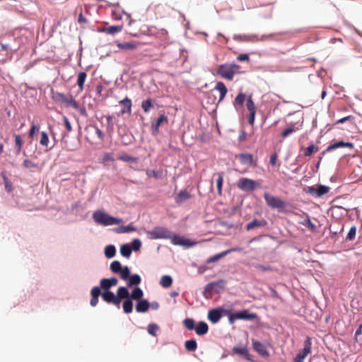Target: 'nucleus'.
Instances as JSON below:
<instances>
[{"label": "nucleus", "instance_id": "nucleus-1", "mask_svg": "<svg viewBox=\"0 0 362 362\" xmlns=\"http://www.w3.org/2000/svg\"><path fill=\"white\" fill-rule=\"evenodd\" d=\"M240 66L234 63H226L218 66L217 69L218 75L222 78L231 81L235 74L239 73Z\"/></svg>", "mask_w": 362, "mask_h": 362}, {"label": "nucleus", "instance_id": "nucleus-2", "mask_svg": "<svg viewBox=\"0 0 362 362\" xmlns=\"http://www.w3.org/2000/svg\"><path fill=\"white\" fill-rule=\"evenodd\" d=\"M93 218L95 222L105 226L116 225L122 222V220L112 217L101 211H95Z\"/></svg>", "mask_w": 362, "mask_h": 362}, {"label": "nucleus", "instance_id": "nucleus-3", "mask_svg": "<svg viewBox=\"0 0 362 362\" xmlns=\"http://www.w3.org/2000/svg\"><path fill=\"white\" fill-rule=\"evenodd\" d=\"M52 98L58 103L62 104L66 107H72L77 108V101L70 95H65L58 91H52Z\"/></svg>", "mask_w": 362, "mask_h": 362}, {"label": "nucleus", "instance_id": "nucleus-4", "mask_svg": "<svg viewBox=\"0 0 362 362\" xmlns=\"http://www.w3.org/2000/svg\"><path fill=\"white\" fill-rule=\"evenodd\" d=\"M257 317V314L250 313L247 310H243L234 313H228V321L231 325L237 320H253Z\"/></svg>", "mask_w": 362, "mask_h": 362}, {"label": "nucleus", "instance_id": "nucleus-5", "mask_svg": "<svg viewBox=\"0 0 362 362\" xmlns=\"http://www.w3.org/2000/svg\"><path fill=\"white\" fill-rule=\"evenodd\" d=\"M264 198L267 204L272 209H276L279 211H281L286 206V203L283 200L270 194L269 193L265 192L264 194Z\"/></svg>", "mask_w": 362, "mask_h": 362}, {"label": "nucleus", "instance_id": "nucleus-6", "mask_svg": "<svg viewBox=\"0 0 362 362\" xmlns=\"http://www.w3.org/2000/svg\"><path fill=\"white\" fill-rule=\"evenodd\" d=\"M330 188L322 185L308 187L306 192L314 197L320 198L327 194Z\"/></svg>", "mask_w": 362, "mask_h": 362}, {"label": "nucleus", "instance_id": "nucleus-7", "mask_svg": "<svg viewBox=\"0 0 362 362\" xmlns=\"http://www.w3.org/2000/svg\"><path fill=\"white\" fill-rule=\"evenodd\" d=\"M259 185L256 181L247 177H242L237 182V187L240 189L247 192L253 191Z\"/></svg>", "mask_w": 362, "mask_h": 362}, {"label": "nucleus", "instance_id": "nucleus-8", "mask_svg": "<svg viewBox=\"0 0 362 362\" xmlns=\"http://www.w3.org/2000/svg\"><path fill=\"white\" fill-rule=\"evenodd\" d=\"M311 339L308 337L304 342V348L299 351L294 358L293 362H303L304 359L311 352Z\"/></svg>", "mask_w": 362, "mask_h": 362}, {"label": "nucleus", "instance_id": "nucleus-9", "mask_svg": "<svg viewBox=\"0 0 362 362\" xmlns=\"http://www.w3.org/2000/svg\"><path fill=\"white\" fill-rule=\"evenodd\" d=\"M153 239H168L170 238V231L163 227H156L148 232Z\"/></svg>", "mask_w": 362, "mask_h": 362}, {"label": "nucleus", "instance_id": "nucleus-10", "mask_svg": "<svg viewBox=\"0 0 362 362\" xmlns=\"http://www.w3.org/2000/svg\"><path fill=\"white\" fill-rule=\"evenodd\" d=\"M235 158H238L241 164L248 167H256L257 165V159H255L251 153H240L235 156Z\"/></svg>", "mask_w": 362, "mask_h": 362}, {"label": "nucleus", "instance_id": "nucleus-11", "mask_svg": "<svg viewBox=\"0 0 362 362\" xmlns=\"http://www.w3.org/2000/svg\"><path fill=\"white\" fill-rule=\"evenodd\" d=\"M246 107L250 112L248 122L250 125L253 126L256 115V107L251 95L248 96L247 98Z\"/></svg>", "mask_w": 362, "mask_h": 362}, {"label": "nucleus", "instance_id": "nucleus-12", "mask_svg": "<svg viewBox=\"0 0 362 362\" xmlns=\"http://www.w3.org/2000/svg\"><path fill=\"white\" fill-rule=\"evenodd\" d=\"M171 243L175 245H182L186 247H192L195 245V243L191 242L189 239H185L180 235L173 234L170 232V238Z\"/></svg>", "mask_w": 362, "mask_h": 362}, {"label": "nucleus", "instance_id": "nucleus-13", "mask_svg": "<svg viewBox=\"0 0 362 362\" xmlns=\"http://www.w3.org/2000/svg\"><path fill=\"white\" fill-rule=\"evenodd\" d=\"M101 296L106 303H112L115 305L119 307L120 301L117 298V296H115L112 291H104L101 293Z\"/></svg>", "mask_w": 362, "mask_h": 362}, {"label": "nucleus", "instance_id": "nucleus-14", "mask_svg": "<svg viewBox=\"0 0 362 362\" xmlns=\"http://www.w3.org/2000/svg\"><path fill=\"white\" fill-rule=\"evenodd\" d=\"M168 117L164 115H160V117L156 119L155 123H152L151 124V131L153 135H156L159 133V128L163 123H168Z\"/></svg>", "mask_w": 362, "mask_h": 362}, {"label": "nucleus", "instance_id": "nucleus-15", "mask_svg": "<svg viewBox=\"0 0 362 362\" xmlns=\"http://www.w3.org/2000/svg\"><path fill=\"white\" fill-rule=\"evenodd\" d=\"M341 147H347V148H354V146L353 143L344 142V141H338V142H336V143H334L333 144L329 145L327 148V149L322 153V155L323 156V155H325V153L326 152H329V151H331L332 150L337 149L338 148H341Z\"/></svg>", "mask_w": 362, "mask_h": 362}, {"label": "nucleus", "instance_id": "nucleus-16", "mask_svg": "<svg viewBox=\"0 0 362 362\" xmlns=\"http://www.w3.org/2000/svg\"><path fill=\"white\" fill-rule=\"evenodd\" d=\"M118 283L117 278L112 277L110 279H103L100 280V288L104 291H110L112 286H115Z\"/></svg>", "mask_w": 362, "mask_h": 362}, {"label": "nucleus", "instance_id": "nucleus-17", "mask_svg": "<svg viewBox=\"0 0 362 362\" xmlns=\"http://www.w3.org/2000/svg\"><path fill=\"white\" fill-rule=\"evenodd\" d=\"M252 346L255 351H257L262 356H268L269 352L266 346L258 341H252Z\"/></svg>", "mask_w": 362, "mask_h": 362}, {"label": "nucleus", "instance_id": "nucleus-18", "mask_svg": "<svg viewBox=\"0 0 362 362\" xmlns=\"http://www.w3.org/2000/svg\"><path fill=\"white\" fill-rule=\"evenodd\" d=\"M119 103L123 107L120 112L121 115H124L126 113L129 115L131 114L132 103V100L129 98L126 97L123 100H120Z\"/></svg>", "mask_w": 362, "mask_h": 362}, {"label": "nucleus", "instance_id": "nucleus-19", "mask_svg": "<svg viewBox=\"0 0 362 362\" xmlns=\"http://www.w3.org/2000/svg\"><path fill=\"white\" fill-rule=\"evenodd\" d=\"M214 90H217L220 94L218 103H221L224 99L226 95L228 93V89L222 81H218L216 83Z\"/></svg>", "mask_w": 362, "mask_h": 362}, {"label": "nucleus", "instance_id": "nucleus-20", "mask_svg": "<svg viewBox=\"0 0 362 362\" xmlns=\"http://www.w3.org/2000/svg\"><path fill=\"white\" fill-rule=\"evenodd\" d=\"M222 310L221 309H213L209 311L208 313V319L212 323L218 322L221 316H222Z\"/></svg>", "mask_w": 362, "mask_h": 362}, {"label": "nucleus", "instance_id": "nucleus-21", "mask_svg": "<svg viewBox=\"0 0 362 362\" xmlns=\"http://www.w3.org/2000/svg\"><path fill=\"white\" fill-rule=\"evenodd\" d=\"M91 299L90 304L95 307L98 303V297L101 295L100 288L98 286L93 287L90 291Z\"/></svg>", "mask_w": 362, "mask_h": 362}, {"label": "nucleus", "instance_id": "nucleus-22", "mask_svg": "<svg viewBox=\"0 0 362 362\" xmlns=\"http://www.w3.org/2000/svg\"><path fill=\"white\" fill-rule=\"evenodd\" d=\"M150 307V303L146 299L138 300L136 305V311L137 313H146Z\"/></svg>", "mask_w": 362, "mask_h": 362}, {"label": "nucleus", "instance_id": "nucleus-23", "mask_svg": "<svg viewBox=\"0 0 362 362\" xmlns=\"http://www.w3.org/2000/svg\"><path fill=\"white\" fill-rule=\"evenodd\" d=\"M0 54L4 57L1 60L11 57L12 52L10 50L8 45L0 42Z\"/></svg>", "mask_w": 362, "mask_h": 362}, {"label": "nucleus", "instance_id": "nucleus-24", "mask_svg": "<svg viewBox=\"0 0 362 362\" xmlns=\"http://www.w3.org/2000/svg\"><path fill=\"white\" fill-rule=\"evenodd\" d=\"M267 221L264 219L257 220L254 219L247 224L246 230H250L256 227H264L267 225Z\"/></svg>", "mask_w": 362, "mask_h": 362}, {"label": "nucleus", "instance_id": "nucleus-25", "mask_svg": "<svg viewBox=\"0 0 362 362\" xmlns=\"http://www.w3.org/2000/svg\"><path fill=\"white\" fill-rule=\"evenodd\" d=\"M196 334L202 336L208 332L209 327L205 322H199L194 327Z\"/></svg>", "mask_w": 362, "mask_h": 362}, {"label": "nucleus", "instance_id": "nucleus-26", "mask_svg": "<svg viewBox=\"0 0 362 362\" xmlns=\"http://www.w3.org/2000/svg\"><path fill=\"white\" fill-rule=\"evenodd\" d=\"M130 295L128 289L126 287L120 286L118 288L117 291V298L121 302L122 299L129 298Z\"/></svg>", "mask_w": 362, "mask_h": 362}, {"label": "nucleus", "instance_id": "nucleus-27", "mask_svg": "<svg viewBox=\"0 0 362 362\" xmlns=\"http://www.w3.org/2000/svg\"><path fill=\"white\" fill-rule=\"evenodd\" d=\"M144 295L143 291L139 287H135L132 293L130 294L129 299L136 300H140L142 298Z\"/></svg>", "mask_w": 362, "mask_h": 362}, {"label": "nucleus", "instance_id": "nucleus-28", "mask_svg": "<svg viewBox=\"0 0 362 362\" xmlns=\"http://www.w3.org/2000/svg\"><path fill=\"white\" fill-rule=\"evenodd\" d=\"M153 102V99L150 98L142 101L141 106L145 113H148L151 109L154 107Z\"/></svg>", "mask_w": 362, "mask_h": 362}, {"label": "nucleus", "instance_id": "nucleus-29", "mask_svg": "<svg viewBox=\"0 0 362 362\" xmlns=\"http://www.w3.org/2000/svg\"><path fill=\"white\" fill-rule=\"evenodd\" d=\"M189 198H191V194L185 190H182L177 195L175 201L177 204H181Z\"/></svg>", "mask_w": 362, "mask_h": 362}, {"label": "nucleus", "instance_id": "nucleus-30", "mask_svg": "<svg viewBox=\"0 0 362 362\" xmlns=\"http://www.w3.org/2000/svg\"><path fill=\"white\" fill-rule=\"evenodd\" d=\"M246 95L243 93H240L235 98L233 105L236 109H239L243 107L244 101L245 100Z\"/></svg>", "mask_w": 362, "mask_h": 362}, {"label": "nucleus", "instance_id": "nucleus-31", "mask_svg": "<svg viewBox=\"0 0 362 362\" xmlns=\"http://www.w3.org/2000/svg\"><path fill=\"white\" fill-rule=\"evenodd\" d=\"M14 138H15V151H16V155H18L21 153V149L23 148V141L22 139L21 136L19 134H14Z\"/></svg>", "mask_w": 362, "mask_h": 362}, {"label": "nucleus", "instance_id": "nucleus-32", "mask_svg": "<svg viewBox=\"0 0 362 362\" xmlns=\"http://www.w3.org/2000/svg\"><path fill=\"white\" fill-rule=\"evenodd\" d=\"M137 44L133 42H118L117 47L121 49H134L137 47Z\"/></svg>", "mask_w": 362, "mask_h": 362}, {"label": "nucleus", "instance_id": "nucleus-33", "mask_svg": "<svg viewBox=\"0 0 362 362\" xmlns=\"http://www.w3.org/2000/svg\"><path fill=\"white\" fill-rule=\"evenodd\" d=\"M132 251V249L128 244H124L120 247L121 255L126 258H129L130 257Z\"/></svg>", "mask_w": 362, "mask_h": 362}, {"label": "nucleus", "instance_id": "nucleus-34", "mask_svg": "<svg viewBox=\"0 0 362 362\" xmlns=\"http://www.w3.org/2000/svg\"><path fill=\"white\" fill-rule=\"evenodd\" d=\"M123 311L126 314L131 313L133 310V303L129 298L127 299L123 302Z\"/></svg>", "mask_w": 362, "mask_h": 362}, {"label": "nucleus", "instance_id": "nucleus-35", "mask_svg": "<svg viewBox=\"0 0 362 362\" xmlns=\"http://www.w3.org/2000/svg\"><path fill=\"white\" fill-rule=\"evenodd\" d=\"M233 351L239 355H244L247 360H250L248 350L246 347H233Z\"/></svg>", "mask_w": 362, "mask_h": 362}, {"label": "nucleus", "instance_id": "nucleus-36", "mask_svg": "<svg viewBox=\"0 0 362 362\" xmlns=\"http://www.w3.org/2000/svg\"><path fill=\"white\" fill-rule=\"evenodd\" d=\"M217 176L216 179V185L218 189V193L219 195H221L222 194V186L223 182V173H218L216 174Z\"/></svg>", "mask_w": 362, "mask_h": 362}, {"label": "nucleus", "instance_id": "nucleus-37", "mask_svg": "<svg viewBox=\"0 0 362 362\" xmlns=\"http://www.w3.org/2000/svg\"><path fill=\"white\" fill-rule=\"evenodd\" d=\"M128 286H136L141 283V277L138 274H133L128 278Z\"/></svg>", "mask_w": 362, "mask_h": 362}, {"label": "nucleus", "instance_id": "nucleus-38", "mask_svg": "<svg viewBox=\"0 0 362 362\" xmlns=\"http://www.w3.org/2000/svg\"><path fill=\"white\" fill-rule=\"evenodd\" d=\"M160 284L163 288H168L172 285L173 279L171 276L168 275H164L161 277Z\"/></svg>", "mask_w": 362, "mask_h": 362}, {"label": "nucleus", "instance_id": "nucleus-39", "mask_svg": "<svg viewBox=\"0 0 362 362\" xmlns=\"http://www.w3.org/2000/svg\"><path fill=\"white\" fill-rule=\"evenodd\" d=\"M86 77L87 74L86 72L83 71L80 72L78 75L77 85L81 90L83 89V85L86 79Z\"/></svg>", "mask_w": 362, "mask_h": 362}, {"label": "nucleus", "instance_id": "nucleus-40", "mask_svg": "<svg viewBox=\"0 0 362 362\" xmlns=\"http://www.w3.org/2000/svg\"><path fill=\"white\" fill-rule=\"evenodd\" d=\"M185 347L189 351H195L197 348V344L196 340L190 339V340L186 341L185 343Z\"/></svg>", "mask_w": 362, "mask_h": 362}, {"label": "nucleus", "instance_id": "nucleus-41", "mask_svg": "<svg viewBox=\"0 0 362 362\" xmlns=\"http://www.w3.org/2000/svg\"><path fill=\"white\" fill-rule=\"evenodd\" d=\"M116 249L114 245H110L105 248V255L107 258H112L115 255Z\"/></svg>", "mask_w": 362, "mask_h": 362}, {"label": "nucleus", "instance_id": "nucleus-42", "mask_svg": "<svg viewBox=\"0 0 362 362\" xmlns=\"http://www.w3.org/2000/svg\"><path fill=\"white\" fill-rule=\"evenodd\" d=\"M122 30V25H112L107 28L105 30V33L114 35L115 33L120 32Z\"/></svg>", "mask_w": 362, "mask_h": 362}, {"label": "nucleus", "instance_id": "nucleus-43", "mask_svg": "<svg viewBox=\"0 0 362 362\" xmlns=\"http://www.w3.org/2000/svg\"><path fill=\"white\" fill-rule=\"evenodd\" d=\"M226 255V252H225V251H223V252H222L221 253H218V254H216V255H215L214 256L210 257L207 259L206 262L207 263H213V262H218L221 258L224 257Z\"/></svg>", "mask_w": 362, "mask_h": 362}, {"label": "nucleus", "instance_id": "nucleus-44", "mask_svg": "<svg viewBox=\"0 0 362 362\" xmlns=\"http://www.w3.org/2000/svg\"><path fill=\"white\" fill-rule=\"evenodd\" d=\"M118 274H119L121 279L127 280L130 276V270L127 266H125L121 268Z\"/></svg>", "mask_w": 362, "mask_h": 362}, {"label": "nucleus", "instance_id": "nucleus-45", "mask_svg": "<svg viewBox=\"0 0 362 362\" xmlns=\"http://www.w3.org/2000/svg\"><path fill=\"white\" fill-rule=\"evenodd\" d=\"M300 224L305 226L311 230H315L316 228L315 225L310 221L308 216H307V217L300 222Z\"/></svg>", "mask_w": 362, "mask_h": 362}, {"label": "nucleus", "instance_id": "nucleus-46", "mask_svg": "<svg viewBox=\"0 0 362 362\" xmlns=\"http://www.w3.org/2000/svg\"><path fill=\"white\" fill-rule=\"evenodd\" d=\"M122 265L120 262L117 260L113 261L110 264V269L113 273L118 274L119 272L121 270Z\"/></svg>", "mask_w": 362, "mask_h": 362}, {"label": "nucleus", "instance_id": "nucleus-47", "mask_svg": "<svg viewBox=\"0 0 362 362\" xmlns=\"http://www.w3.org/2000/svg\"><path fill=\"white\" fill-rule=\"evenodd\" d=\"M299 128L298 127H290L288 128H286L282 132H281V137L282 139H285L288 136H289L291 134L296 132L297 130H298Z\"/></svg>", "mask_w": 362, "mask_h": 362}, {"label": "nucleus", "instance_id": "nucleus-48", "mask_svg": "<svg viewBox=\"0 0 362 362\" xmlns=\"http://www.w3.org/2000/svg\"><path fill=\"white\" fill-rule=\"evenodd\" d=\"M118 159L124 161V162H131V163H136L137 158L135 157H132L128 154H123L118 157Z\"/></svg>", "mask_w": 362, "mask_h": 362}, {"label": "nucleus", "instance_id": "nucleus-49", "mask_svg": "<svg viewBox=\"0 0 362 362\" xmlns=\"http://www.w3.org/2000/svg\"><path fill=\"white\" fill-rule=\"evenodd\" d=\"M158 329H159V327L155 323L149 324L148 326V334L153 337L156 336V332Z\"/></svg>", "mask_w": 362, "mask_h": 362}, {"label": "nucleus", "instance_id": "nucleus-50", "mask_svg": "<svg viewBox=\"0 0 362 362\" xmlns=\"http://www.w3.org/2000/svg\"><path fill=\"white\" fill-rule=\"evenodd\" d=\"M318 150L319 148L315 146L313 144H312L305 148L304 155L305 156H310L315 151H317Z\"/></svg>", "mask_w": 362, "mask_h": 362}, {"label": "nucleus", "instance_id": "nucleus-51", "mask_svg": "<svg viewBox=\"0 0 362 362\" xmlns=\"http://www.w3.org/2000/svg\"><path fill=\"white\" fill-rule=\"evenodd\" d=\"M23 165L25 168H28L30 170H33L34 169L37 168V164L33 163L32 160H30L29 159H25L23 161Z\"/></svg>", "mask_w": 362, "mask_h": 362}, {"label": "nucleus", "instance_id": "nucleus-52", "mask_svg": "<svg viewBox=\"0 0 362 362\" xmlns=\"http://www.w3.org/2000/svg\"><path fill=\"white\" fill-rule=\"evenodd\" d=\"M184 325L186 327V328L189 330L194 329V321L192 318H186L183 321Z\"/></svg>", "mask_w": 362, "mask_h": 362}, {"label": "nucleus", "instance_id": "nucleus-53", "mask_svg": "<svg viewBox=\"0 0 362 362\" xmlns=\"http://www.w3.org/2000/svg\"><path fill=\"white\" fill-rule=\"evenodd\" d=\"M356 234V227L355 226H354L350 228V230L346 235V239L347 240H352L355 238Z\"/></svg>", "mask_w": 362, "mask_h": 362}, {"label": "nucleus", "instance_id": "nucleus-54", "mask_svg": "<svg viewBox=\"0 0 362 362\" xmlns=\"http://www.w3.org/2000/svg\"><path fill=\"white\" fill-rule=\"evenodd\" d=\"M48 143H49V139H48L47 134L45 132H42L40 144L43 146H47Z\"/></svg>", "mask_w": 362, "mask_h": 362}, {"label": "nucleus", "instance_id": "nucleus-55", "mask_svg": "<svg viewBox=\"0 0 362 362\" xmlns=\"http://www.w3.org/2000/svg\"><path fill=\"white\" fill-rule=\"evenodd\" d=\"M1 176H2L3 180L4 181L5 189H6V191L11 192L12 190V184H11V182L9 181L8 178L7 177V176L6 175L5 173H2Z\"/></svg>", "mask_w": 362, "mask_h": 362}, {"label": "nucleus", "instance_id": "nucleus-56", "mask_svg": "<svg viewBox=\"0 0 362 362\" xmlns=\"http://www.w3.org/2000/svg\"><path fill=\"white\" fill-rule=\"evenodd\" d=\"M146 174L148 177L160 178V173L155 170H146Z\"/></svg>", "mask_w": 362, "mask_h": 362}, {"label": "nucleus", "instance_id": "nucleus-57", "mask_svg": "<svg viewBox=\"0 0 362 362\" xmlns=\"http://www.w3.org/2000/svg\"><path fill=\"white\" fill-rule=\"evenodd\" d=\"M115 159H114V157H113V153H105L103 156V158H102V162L103 163H106V162H108V161H114Z\"/></svg>", "mask_w": 362, "mask_h": 362}, {"label": "nucleus", "instance_id": "nucleus-58", "mask_svg": "<svg viewBox=\"0 0 362 362\" xmlns=\"http://www.w3.org/2000/svg\"><path fill=\"white\" fill-rule=\"evenodd\" d=\"M213 92H214V90H211L210 91L206 93V95L207 96V98H208V102L211 104L215 103L216 100V95L213 93Z\"/></svg>", "mask_w": 362, "mask_h": 362}, {"label": "nucleus", "instance_id": "nucleus-59", "mask_svg": "<svg viewBox=\"0 0 362 362\" xmlns=\"http://www.w3.org/2000/svg\"><path fill=\"white\" fill-rule=\"evenodd\" d=\"M77 106H78V107L74 108V109L77 110L82 116L87 117L88 114H87L86 108L84 107H81L78 102H77Z\"/></svg>", "mask_w": 362, "mask_h": 362}, {"label": "nucleus", "instance_id": "nucleus-60", "mask_svg": "<svg viewBox=\"0 0 362 362\" xmlns=\"http://www.w3.org/2000/svg\"><path fill=\"white\" fill-rule=\"evenodd\" d=\"M132 249L134 250H138L141 245V241L139 239H134L132 241Z\"/></svg>", "mask_w": 362, "mask_h": 362}, {"label": "nucleus", "instance_id": "nucleus-61", "mask_svg": "<svg viewBox=\"0 0 362 362\" xmlns=\"http://www.w3.org/2000/svg\"><path fill=\"white\" fill-rule=\"evenodd\" d=\"M39 130V127H37L36 125L35 124H33L29 132H28V136L30 138H33V135L35 134L36 132H37Z\"/></svg>", "mask_w": 362, "mask_h": 362}, {"label": "nucleus", "instance_id": "nucleus-62", "mask_svg": "<svg viewBox=\"0 0 362 362\" xmlns=\"http://www.w3.org/2000/svg\"><path fill=\"white\" fill-rule=\"evenodd\" d=\"M256 269L261 271V272H267L271 271L272 267L270 266H264L261 264H257L256 267Z\"/></svg>", "mask_w": 362, "mask_h": 362}, {"label": "nucleus", "instance_id": "nucleus-63", "mask_svg": "<svg viewBox=\"0 0 362 362\" xmlns=\"http://www.w3.org/2000/svg\"><path fill=\"white\" fill-rule=\"evenodd\" d=\"M278 159V155L276 153H273L270 156L269 163L272 165H276Z\"/></svg>", "mask_w": 362, "mask_h": 362}, {"label": "nucleus", "instance_id": "nucleus-64", "mask_svg": "<svg viewBox=\"0 0 362 362\" xmlns=\"http://www.w3.org/2000/svg\"><path fill=\"white\" fill-rule=\"evenodd\" d=\"M63 120H64V125H65L66 129H67V131L68 132H71L72 131V127H71V123L69 122L68 118L66 117H64Z\"/></svg>", "mask_w": 362, "mask_h": 362}]
</instances>
